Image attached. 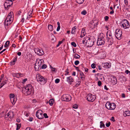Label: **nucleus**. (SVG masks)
<instances>
[{
  "mask_svg": "<svg viewBox=\"0 0 130 130\" xmlns=\"http://www.w3.org/2000/svg\"><path fill=\"white\" fill-rule=\"evenodd\" d=\"M7 80L5 79L3 81L2 83H1V85L2 84L4 85L6 84H7Z\"/></svg>",
  "mask_w": 130,
  "mask_h": 130,
  "instance_id": "c03bdc74",
  "label": "nucleus"
},
{
  "mask_svg": "<svg viewBox=\"0 0 130 130\" xmlns=\"http://www.w3.org/2000/svg\"><path fill=\"white\" fill-rule=\"evenodd\" d=\"M36 78L37 81L38 82L41 79H43L44 77L41 75L40 74H37L36 75Z\"/></svg>",
  "mask_w": 130,
  "mask_h": 130,
  "instance_id": "2eb2a0df",
  "label": "nucleus"
},
{
  "mask_svg": "<svg viewBox=\"0 0 130 130\" xmlns=\"http://www.w3.org/2000/svg\"><path fill=\"white\" fill-rule=\"evenodd\" d=\"M21 75H22V74L20 73H18L13 74V75L14 77H17V78H19L20 77V76H21Z\"/></svg>",
  "mask_w": 130,
  "mask_h": 130,
  "instance_id": "a878e982",
  "label": "nucleus"
},
{
  "mask_svg": "<svg viewBox=\"0 0 130 130\" xmlns=\"http://www.w3.org/2000/svg\"><path fill=\"white\" fill-rule=\"evenodd\" d=\"M60 28V26H58V27H57V29H56L57 31H58L59 30Z\"/></svg>",
  "mask_w": 130,
  "mask_h": 130,
  "instance_id": "680f3d73",
  "label": "nucleus"
},
{
  "mask_svg": "<svg viewBox=\"0 0 130 130\" xmlns=\"http://www.w3.org/2000/svg\"><path fill=\"white\" fill-rule=\"evenodd\" d=\"M104 88L105 90H108L109 89L107 88L106 85H105L104 86Z\"/></svg>",
  "mask_w": 130,
  "mask_h": 130,
  "instance_id": "13d9d810",
  "label": "nucleus"
},
{
  "mask_svg": "<svg viewBox=\"0 0 130 130\" xmlns=\"http://www.w3.org/2000/svg\"><path fill=\"white\" fill-rule=\"evenodd\" d=\"M54 100L53 99H50L49 102V104L51 106H52L54 103Z\"/></svg>",
  "mask_w": 130,
  "mask_h": 130,
  "instance_id": "473e14b6",
  "label": "nucleus"
},
{
  "mask_svg": "<svg viewBox=\"0 0 130 130\" xmlns=\"http://www.w3.org/2000/svg\"><path fill=\"white\" fill-rule=\"evenodd\" d=\"M121 96L122 98H125V94L124 93H122L121 94Z\"/></svg>",
  "mask_w": 130,
  "mask_h": 130,
  "instance_id": "bf43d9fd",
  "label": "nucleus"
},
{
  "mask_svg": "<svg viewBox=\"0 0 130 130\" xmlns=\"http://www.w3.org/2000/svg\"><path fill=\"white\" fill-rule=\"evenodd\" d=\"M34 68L35 70L36 71H38L39 69H41L39 66L38 64L36 63L35 64Z\"/></svg>",
  "mask_w": 130,
  "mask_h": 130,
  "instance_id": "b1692460",
  "label": "nucleus"
},
{
  "mask_svg": "<svg viewBox=\"0 0 130 130\" xmlns=\"http://www.w3.org/2000/svg\"><path fill=\"white\" fill-rule=\"evenodd\" d=\"M47 66L46 64H44L41 67V69H44L47 67Z\"/></svg>",
  "mask_w": 130,
  "mask_h": 130,
  "instance_id": "a19ab883",
  "label": "nucleus"
},
{
  "mask_svg": "<svg viewBox=\"0 0 130 130\" xmlns=\"http://www.w3.org/2000/svg\"><path fill=\"white\" fill-rule=\"evenodd\" d=\"M110 125V122H109L108 123H107L106 124V127H108Z\"/></svg>",
  "mask_w": 130,
  "mask_h": 130,
  "instance_id": "3c124183",
  "label": "nucleus"
},
{
  "mask_svg": "<svg viewBox=\"0 0 130 130\" xmlns=\"http://www.w3.org/2000/svg\"><path fill=\"white\" fill-rule=\"evenodd\" d=\"M105 106L107 109L110 110L115 109L116 107V105L114 103H111L109 102H107Z\"/></svg>",
  "mask_w": 130,
  "mask_h": 130,
  "instance_id": "20e7f679",
  "label": "nucleus"
},
{
  "mask_svg": "<svg viewBox=\"0 0 130 130\" xmlns=\"http://www.w3.org/2000/svg\"><path fill=\"white\" fill-rule=\"evenodd\" d=\"M74 58L77 59H79L80 57L79 55L76 54L74 55Z\"/></svg>",
  "mask_w": 130,
  "mask_h": 130,
  "instance_id": "2f4dec72",
  "label": "nucleus"
},
{
  "mask_svg": "<svg viewBox=\"0 0 130 130\" xmlns=\"http://www.w3.org/2000/svg\"><path fill=\"white\" fill-rule=\"evenodd\" d=\"M78 106L76 104H75L73 106V108L75 109L77 108H78Z\"/></svg>",
  "mask_w": 130,
  "mask_h": 130,
  "instance_id": "864d4df0",
  "label": "nucleus"
},
{
  "mask_svg": "<svg viewBox=\"0 0 130 130\" xmlns=\"http://www.w3.org/2000/svg\"><path fill=\"white\" fill-rule=\"evenodd\" d=\"M21 52H19L17 53V55L19 56H21Z\"/></svg>",
  "mask_w": 130,
  "mask_h": 130,
  "instance_id": "338daca9",
  "label": "nucleus"
},
{
  "mask_svg": "<svg viewBox=\"0 0 130 130\" xmlns=\"http://www.w3.org/2000/svg\"><path fill=\"white\" fill-rule=\"evenodd\" d=\"M111 80L110 82H111L113 85H115L117 83V78L115 76L112 75L110 76Z\"/></svg>",
  "mask_w": 130,
  "mask_h": 130,
  "instance_id": "f8f14e48",
  "label": "nucleus"
},
{
  "mask_svg": "<svg viewBox=\"0 0 130 130\" xmlns=\"http://www.w3.org/2000/svg\"><path fill=\"white\" fill-rule=\"evenodd\" d=\"M36 117L39 119H41L44 118L42 111L40 110H38L36 112Z\"/></svg>",
  "mask_w": 130,
  "mask_h": 130,
  "instance_id": "9d476101",
  "label": "nucleus"
},
{
  "mask_svg": "<svg viewBox=\"0 0 130 130\" xmlns=\"http://www.w3.org/2000/svg\"><path fill=\"white\" fill-rule=\"evenodd\" d=\"M87 13V11L85 10H84L81 12V14L83 15H85Z\"/></svg>",
  "mask_w": 130,
  "mask_h": 130,
  "instance_id": "ea45409f",
  "label": "nucleus"
},
{
  "mask_svg": "<svg viewBox=\"0 0 130 130\" xmlns=\"http://www.w3.org/2000/svg\"><path fill=\"white\" fill-rule=\"evenodd\" d=\"M53 26L49 24L48 26V29L50 31H52L53 30Z\"/></svg>",
  "mask_w": 130,
  "mask_h": 130,
  "instance_id": "bb28decb",
  "label": "nucleus"
},
{
  "mask_svg": "<svg viewBox=\"0 0 130 130\" xmlns=\"http://www.w3.org/2000/svg\"><path fill=\"white\" fill-rule=\"evenodd\" d=\"M13 13L12 12H10L7 17L5 21V25L8 26L11 24L12 21L13 19L12 17Z\"/></svg>",
  "mask_w": 130,
  "mask_h": 130,
  "instance_id": "f03ea898",
  "label": "nucleus"
},
{
  "mask_svg": "<svg viewBox=\"0 0 130 130\" xmlns=\"http://www.w3.org/2000/svg\"><path fill=\"white\" fill-rule=\"evenodd\" d=\"M122 34V31L119 29H117L115 32V35L116 38L120 39Z\"/></svg>",
  "mask_w": 130,
  "mask_h": 130,
  "instance_id": "423d86ee",
  "label": "nucleus"
},
{
  "mask_svg": "<svg viewBox=\"0 0 130 130\" xmlns=\"http://www.w3.org/2000/svg\"><path fill=\"white\" fill-rule=\"evenodd\" d=\"M80 76H81L80 77L81 79L82 80H84L83 79L85 78V75L82 72H80Z\"/></svg>",
  "mask_w": 130,
  "mask_h": 130,
  "instance_id": "cd10ccee",
  "label": "nucleus"
},
{
  "mask_svg": "<svg viewBox=\"0 0 130 130\" xmlns=\"http://www.w3.org/2000/svg\"><path fill=\"white\" fill-rule=\"evenodd\" d=\"M67 81L70 85H71L72 83L74 81L73 78L71 76H70L67 77Z\"/></svg>",
  "mask_w": 130,
  "mask_h": 130,
  "instance_id": "4468645a",
  "label": "nucleus"
},
{
  "mask_svg": "<svg viewBox=\"0 0 130 130\" xmlns=\"http://www.w3.org/2000/svg\"><path fill=\"white\" fill-rule=\"evenodd\" d=\"M83 66H84L83 64H82L81 65H80L79 66V68H81L83 67Z\"/></svg>",
  "mask_w": 130,
  "mask_h": 130,
  "instance_id": "69168bd1",
  "label": "nucleus"
},
{
  "mask_svg": "<svg viewBox=\"0 0 130 130\" xmlns=\"http://www.w3.org/2000/svg\"><path fill=\"white\" fill-rule=\"evenodd\" d=\"M110 120L113 122L115 121V120L114 119V118L113 117H112L110 119Z\"/></svg>",
  "mask_w": 130,
  "mask_h": 130,
  "instance_id": "4d7b16f0",
  "label": "nucleus"
},
{
  "mask_svg": "<svg viewBox=\"0 0 130 130\" xmlns=\"http://www.w3.org/2000/svg\"><path fill=\"white\" fill-rule=\"evenodd\" d=\"M43 116H44V118H48V117L46 113H44L43 115Z\"/></svg>",
  "mask_w": 130,
  "mask_h": 130,
  "instance_id": "09e8293b",
  "label": "nucleus"
},
{
  "mask_svg": "<svg viewBox=\"0 0 130 130\" xmlns=\"http://www.w3.org/2000/svg\"><path fill=\"white\" fill-rule=\"evenodd\" d=\"M107 38H112V36L111 32L110 31H108L106 33Z\"/></svg>",
  "mask_w": 130,
  "mask_h": 130,
  "instance_id": "412c9836",
  "label": "nucleus"
},
{
  "mask_svg": "<svg viewBox=\"0 0 130 130\" xmlns=\"http://www.w3.org/2000/svg\"><path fill=\"white\" fill-rule=\"evenodd\" d=\"M16 124L17 125L16 130H18L20 129L21 126V124H20L18 123H16Z\"/></svg>",
  "mask_w": 130,
  "mask_h": 130,
  "instance_id": "c9c22d12",
  "label": "nucleus"
},
{
  "mask_svg": "<svg viewBox=\"0 0 130 130\" xmlns=\"http://www.w3.org/2000/svg\"><path fill=\"white\" fill-rule=\"evenodd\" d=\"M87 100L89 102H92L96 98V96L90 93L87 95L86 96Z\"/></svg>",
  "mask_w": 130,
  "mask_h": 130,
  "instance_id": "6e6552de",
  "label": "nucleus"
},
{
  "mask_svg": "<svg viewBox=\"0 0 130 130\" xmlns=\"http://www.w3.org/2000/svg\"><path fill=\"white\" fill-rule=\"evenodd\" d=\"M79 63V62L78 60H76L75 61L74 64L75 65L77 66L78 65Z\"/></svg>",
  "mask_w": 130,
  "mask_h": 130,
  "instance_id": "de8ad7c7",
  "label": "nucleus"
},
{
  "mask_svg": "<svg viewBox=\"0 0 130 130\" xmlns=\"http://www.w3.org/2000/svg\"><path fill=\"white\" fill-rule=\"evenodd\" d=\"M86 43L87 44H88V47H90L92 46L93 44H94V42L93 41H87L86 42Z\"/></svg>",
  "mask_w": 130,
  "mask_h": 130,
  "instance_id": "4be33fe9",
  "label": "nucleus"
},
{
  "mask_svg": "<svg viewBox=\"0 0 130 130\" xmlns=\"http://www.w3.org/2000/svg\"><path fill=\"white\" fill-rule=\"evenodd\" d=\"M86 34V33L85 32V29L84 28H83L82 29V30L81 31V34L80 35V37L82 38L85 36Z\"/></svg>",
  "mask_w": 130,
  "mask_h": 130,
  "instance_id": "6ab92c4d",
  "label": "nucleus"
},
{
  "mask_svg": "<svg viewBox=\"0 0 130 130\" xmlns=\"http://www.w3.org/2000/svg\"><path fill=\"white\" fill-rule=\"evenodd\" d=\"M104 35L102 33H101L98 36L97 42V44L98 45H101L104 43Z\"/></svg>",
  "mask_w": 130,
  "mask_h": 130,
  "instance_id": "7ed1b4c3",
  "label": "nucleus"
},
{
  "mask_svg": "<svg viewBox=\"0 0 130 130\" xmlns=\"http://www.w3.org/2000/svg\"><path fill=\"white\" fill-rule=\"evenodd\" d=\"M17 98H15L13 99H10L11 102L13 105H14L15 104L17 101Z\"/></svg>",
  "mask_w": 130,
  "mask_h": 130,
  "instance_id": "393cba45",
  "label": "nucleus"
},
{
  "mask_svg": "<svg viewBox=\"0 0 130 130\" xmlns=\"http://www.w3.org/2000/svg\"><path fill=\"white\" fill-rule=\"evenodd\" d=\"M32 13V12H31L30 14L28 15L27 18V19H28V20L31 17Z\"/></svg>",
  "mask_w": 130,
  "mask_h": 130,
  "instance_id": "e433bc0d",
  "label": "nucleus"
},
{
  "mask_svg": "<svg viewBox=\"0 0 130 130\" xmlns=\"http://www.w3.org/2000/svg\"><path fill=\"white\" fill-rule=\"evenodd\" d=\"M37 101L35 99H33L32 101V102L34 103H35Z\"/></svg>",
  "mask_w": 130,
  "mask_h": 130,
  "instance_id": "774afa93",
  "label": "nucleus"
},
{
  "mask_svg": "<svg viewBox=\"0 0 130 130\" xmlns=\"http://www.w3.org/2000/svg\"><path fill=\"white\" fill-rule=\"evenodd\" d=\"M12 114V112L10 111L7 113L6 116H7V117H9L10 118V115H11V114Z\"/></svg>",
  "mask_w": 130,
  "mask_h": 130,
  "instance_id": "58836bf2",
  "label": "nucleus"
},
{
  "mask_svg": "<svg viewBox=\"0 0 130 130\" xmlns=\"http://www.w3.org/2000/svg\"><path fill=\"white\" fill-rule=\"evenodd\" d=\"M71 44L72 45L74 46V47H75L76 46V45L75 43L74 42H72L71 43Z\"/></svg>",
  "mask_w": 130,
  "mask_h": 130,
  "instance_id": "37998d69",
  "label": "nucleus"
},
{
  "mask_svg": "<svg viewBox=\"0 0 130 130\" xmlns=\"http://www.w3.org/2000/svg\"><path fill=\"white\" fill-rule=\"evenodd\" d=\"M75 32V30L72 29V31H71L72 34H74Z\"/></svg>",
  "mask_w": 130,
  "mask_h": 130,
  "instance_id": "052dcab7",
  "label": "nucleus"
},
{
  "mask_svg": "<svg viewBox=\"0 0 130 130\" xmlns=\"http://www.w3.org/2000/svg\"><path fill=\"white\" fill-rule=\"evenodd\" d=\"M81 82V80L80 79L78 78L77 81L76 83H77L75 85V86L76 87H78L80 83Z\"/></svg>",
  "mask_w": 130,
  "mask_h": 130,
  "instance_id": "c85d7f7f",
  "label": "nucleus"
},
{
  "mask_svg": "<svg viewBox=\"0 0 130 130\" xmlns=\"http://www.w3.org/2000/svg\"><path fill=\"white\" fill-rule=\"evenodd\" d=\"M47 79L46 78H43V79H41L38 82L40 84L43 85L45 84L47 82Z\"/></svg>",
  "mask_w": 130,
  "mask_h": 130,
  "instance_id": "dca6fc26",
  "label": "nucleus"
},
{
  "mask_svg": "<svg viewBox=\"0 0 130 130\" xmlns=\"http://www.w3.org/2000/svg\"><path fill=\"white\" fill-rule=\"evenodd\" d=\"M27 78H25L23 80V82H22V83H25L26 81H27Z\"/></svg>",
  "mask_w": 130,
  "mask_h": 130,
  "instance_id": "e2e57ef3",
  "label": "nucleus"
},
{
  "mask_svg": "<svg viewBox=\"0 0 130 130\" xmlns=\"http://www.w3.org/2000/svg\"><path fill=\"white\" fill-rule=\"evenodd\" d=\"M33 88L32 85L29 84L26 85L22 89V92L26 95L30 94L33 91Z\"/></svg>",
  "mask_w": 130,
  "mask_h": 130,
  "instance_id": "f257e3e1",
  "label": "nucleus"
},
{
  "mask_svg": "<svg viewBox=\"0 0 130 130\" xmlns=\"http://www.w3.org/2000/svg\"><path fill=\"white\" fill-rule=\"evenodd\" d=\"M17 57L13 60V61H11L10 63L11 65H13L15 64V63L17 60Z\"/></svg>",
  "mask_w": 130,
  "mask_h": 130,
  "instance_id": "5701e85b",
  "label": "nucleus"
},
{
  "mask_svg": "<svg viewBox=\"0 0 130 130\" xmlns=\"http://www.w3.org/2000/svg\"><path fill=\"white\" fill-rule=\"evenodd\" d=\"M13 0H6L4 4V7L8 9L13 4Z\"/></svg>",
  "mask_w": 130,
  "mask_h": 130,
  "instance_id": "0eeeda50",
  "label": "nucleus"
},
{
  "mask_svg": "<svg viewBox=\"0 0 130 130\" xmlns=\"http://www.w3.org/2000/svg\"><path fill=\"white\" fill-rule=\"evenodd\" d=\"M35 53L39 56H41L44 54V53L42 49L35 48L34 50Z\"/></svg>",
  "mask_w": 130,
  "mask_h": 130,
  "instance_id": "9b49d317",
  "label": "nucleus"
},
{
  "mask_svg": "<svg viewBox=\"0 0 130 130\" xmlns=\"http://www.w3.org/2000/svg\"><path fill=\"white\" fill-rule=\"evenodd\" d=\"M124 2L125 4L126 5H127L128 4V1L127 0H124Z\"/></svg>",
  "mask_w": 130,
  "mask_h": 130,
  "instance_id": "6e6d98bb",
  "label": "nucleus"
},
{
  "mask_svg": "<svg viewBox=\"0 0 130 130\" xmlns=\"http://www.w3.org/2000/svg\"><path fill=\"white\" fill-rule=\"evenodd\" d=\"M121 78H123L122 80L124 82H126L127 80V78L125 77L122 76Z\"/></svg>",
  "mask_w": 130,
  "mask_h": 130,
  "instance_id": "4c0bfd02",
  "label": "nucleus"
},
{
  "mask_svg": "<svg viewBox=\"0 0 130 130\" xmlns=\"http://www.w3.org/2000/svg\"><path fill=\"white\" fill-rule=\"evenodd\" d=\"M100 128H104L105 127V124L102 121H101L100 123Z\"/></svg>",
  "mask_w": 130,
  "mask_h": 130,
  "instance_id": "c756f323",
  "label": "nucleus"
},
{
  "mask_svg": "<svg viewBox=\"0 0 130 130\" xmlns=\"http://www.w3.org/2000/svg\"><path fill=\"white\" fill-rule=\"evenodd\" d=\"M60 82V79H56L55 80V83L56 84Z\"/></svg>",
  "mask_w": 130,
  "mask_h": 130,
  "instance_id": "a18cd8bd",
  "label": "nucleus"
},
{
  "mask_svg": "<svg viewBox=\"0 0 130 130\" xmlns=\"http://www.w3.org/2000/svg\"><path fill=\"white\" fill-rule=\"evenodd\" d=\"M104 18L105 21H107L108 20L109 17L108 16H106L104 17Z\"/></svg>",
  "mask_w": 130,
  "mask_h": 130,
  "instance_id": "49530a36",
  "label": "nucleus"
},
{
  "mask_svg": "<svg viewBox=\"0 0 130 130\" xmlns=\"http://www.w3.org/2000/svg\"><path fill=\"white\" fill-rule=\"evenodd\" d=\"M44 60L43 59H38L37 60L36 63L38 64L39 66L41 69V63H42V62Z\"/></svg>",
  "mask_w": 130,
  "mask_h": 130,
  "instance_id": "f3484780",
  "label": "nucleus"
},
{
  "mask_svg": "<svg viewBox=\"0 0 130 130\" xmlns=\"http://www.w3.org/2000/svg\"><path fill=\"white\" fill-rule=\"evenodd\" d=\"M98 86H101V85L102 84L101 82V81H99L98 82Z\"/></svg>",
  "mask_w": 130,
  "mask_h": 130,
  "instance_id": "603ef678",
  "label": "nucleus"
},
{
  "mask_svg": "<svg viewBox=\"0 0 130 130\" xmlns=\"http://www.w3.org/2000/svg\"><path fill=\"white\" fill-rule=\"evenodd\" d=\"M123 115L124 117L129 116H130V111L128 110L125 111L124 112Z\"/></svg>",
  "mask_w": 130,
  "mask_h": 130,
  "instance_id": "aec40b11",
  "label": "nucleus"
},
{
  "mask_svg": "<svg viewBox=\"0 0 130 130\" xmlns=\"http://www.w3.org/2000/svg\"><path fill=\"white\" fill-rule=\"evenodd\" d=\"M113 40L112 37L107 38V44L108 45H111L113 43Z\"/></svg>",
  "mask_w": 130,
  "mask_h": 130,
  "instance_id": "a211bd4d",
  "label": "nucleus"
},
{
  "mask_svg": "<svg viewBox=\"0 0 130 130\" xmlns=\"http://www.w3.org/2000/svg\"><path fill=\"white\" fill-rule=\"evenodd\" d=\"M91 67L92 68L94 69L95 68L96 65L94 63H93L91 64Z\"/></svg>",
  "mask_w": 130,
  "mask_h": 130,
  "instance_id": "8fccbe9b",
  "label": "nucleus"
},
{
  "mask_svg": "<svg viewBox=\"0 0 130 130\" xmlns=\"http://www.w3.org/2000/svg\"><path fill=\"white\" fill-rule=\"evenodd\" d=\"M10 41H6V42L5 43L4 46L5 47H7L9 46V44Z\"/></svg>",
  "mask_w": 130,
  "mask_h": 130,
  "instance_id": "f704fd0d",
  "label": "nucleus"
},
{
  "mask_svg": "<svg viewBox=\"0 0 130 130\" xmlns=\"http://www.w3.org/2000/svg\"><path fill=\"white\" fill-rule=\"evenodd\" d=\"M102 66L105 68H110L111 66V63L110 62L103 63L102 64Z\"/></svg>",
  "mask_w": 130,
  "mask_h": 130,
  "instance_id": "ddd939ff",
  "label": "nucleus"
},
{
  "mask_svg": "<svg viewBox=\"0 0 130 130\" xmlns=\"http://www.w3.org/2000/svg\"><path fill=\"white\" fill-rule=\"evenodd\" d=\"M61 99L63 101L68 102L71 100V98L70 95L67 94H64L62 95Z\"/></svg>",
  "mask_w": 130,
  "mask_h": 130,
  "instance_id": "1a4fd4ad",
  "label": "nucleus"
},
{
  "mask_svg": "<svg viewBox=\"0 0 130 130\" xmlns=\"http://www.w3.org/2000/svg\"><path fill=\"white\" fill-rule=\"evenodd\" d=\"M122 24L121 26L122 28L126 29L129 28V24L128 21L126 20H124L122 22Z\"/></svg>",
  "mask_w": 130,
  "mask_h": 130,
  "instance_id": "39448f33",
  "label": "nucleus"
},
{
  "mask_svg": "<svg viewBox=\"0 0 130 130\" xmlns=\"http://www.w3.org/2000/svg\"><path fill=\"white\" fill-rule=\"evenodd\" d=\"M9 97L10 99L15 98L14 94L13 93L10 94L9 95Z\"/></svg>",
  "mask_w": 130,
  "mask_h": 130,
  "instance_id": "7c9ffc66",
  "label": "nucleus"
},
{
  "mask_svg": "<svg viewBox=\"0 0 130 130\" xmlns=\"http://www.w3.org/2000/svg\"><path fill=\"white\" fill-rule=\"evenodd\" d=\"M114 13V11L113 10H112L110 12V14H113Z\"/></svg>",
  "mask_w": 130,
  "mask_h": 130,
  "instance_id": "0e129e2a",
  "label": "nucleus"
},
{
  "mask_svg": "<svg viewBox=\"0 0 130 130\" xmlns=\"http://www.w3.org/2000/svg\"><path fill=\"white\" fill-rule=\"evenodd\" d=\"M93 23L94 24V25L95 27H96L97 26L98 24V20H95L93 21Z\"/></svg>",
  "mask_w": 130,
  "mask_h": 130,
  "instance_id": "72a5a7b5",
  "label": "nucleus"
},
{
  "mask_svg": "<svg viewBox=\"0 0 130 130\" xmlns=\"http://www.w3.org/2000/svg\"><path fill=\"white\" fill-rule=\"evenodd\" d=\"M125 73L127 74L130 75V71H129L128 70H125Z\"/></svg>",
  "mask_w": 130,
  "mask_h": 130,
  "instance_id": "79ce46f5",
  "label": "nucleus"
},
{
  "mask_svg": "<svg viewBox=\"0 0 130 130\" xmlns=\"http://www.w3.org/2000/svg\"><path fill=\"white\" fill-rule=\"evenodd\" d=\"M26 130H33L32 129L31 127H27L26 129Z\"/></svg>",
  "mask_w": 130,
  "mask_h": 130,
  "instance_id": "5fc2aeb1",
  "label": "nucleus"
}]
</instances>
